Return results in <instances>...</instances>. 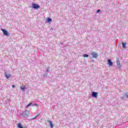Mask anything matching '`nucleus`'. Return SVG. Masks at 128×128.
Segmentation results:
<instances>
[{
	"label": "nucleus",
	"mask_w": 128,
	"mask_h": 128,
	"mask_svg": "<svg viewBox=\"0 0 128 128\" xmlns=\"http://www.w3.org/2000/svg\"><path fill=\"white\" fill-rule=\"evenodd\" d=\"M20 116L24 118H29L30 116V112L28 110H26L20 114Z\"/></svg>",
	"instance_id": "f257e3e1"
},
{
	"label": "nucleus",
	"mask_w": 128,
	"mask_h": 128,
	"mask_svg": "<svg viewBox=\"0 0 128 128\" xmlns=\"http://www.w3.org/2000/svg\"><path fill=\"white\" fill-rule=\"evenodd\" d=\"M1 30L2 31L3 34L6 36H10V33L8 32V30L4 29H1Z\"/></svg>",
	"instance_id": "f03ea898"
},
{
	"label": "nucleus",
	"mask_w": 128,
	"mask_h": 128,
	"mask_svg": "<svg viewBox=\"0 0 128 128\" xmlns=\"http://www.w3.org/2000/svg\"><path fill=\"white\" fill-rule=\"evenodd\" d=\"M32 8H34V10H38L40 8V5L36 4L33 3L32 4Z\"/></svg>",
	"instance_id": "7ed1b4c3"
},
{
	"label": "nucleus",
	"mask_w": 128,
	"mask_h": 128,
	"mask_svg": "<svg viewBox=\"0 0 128 128\" xmlns=\"http://www.w3.org/2000/svg\"><path fill=\"white\" fill-rule=\"evenodd\" d=\"M90 54L92 56L93 58H98V53L96 52H91Z\"/></svg>",
	"instance_id": "20e7f679"
},
{
	"label": "nucleus",
	"mask_w": 128,
	"mask_h": 128,
	"mask_svg": "<svg viewBox=\"0 0 128 128\" xmlns=\"http://www.w3.org/2000/svg\"><path fill=\"white\" fill-rule=\"evenodd\" d=\"M124 100H126L128 98V92H126L123 96L121 98Z\"/></svg>",
	"instance_id": "39448f33"
},
{
	"label": "nucleus",
	"mask_w": 128,
	"mask_h": 128,
	"mask_svg": "<svg viewBox=\"0 0 128 128\" xmlns=\"http://www.w3.org/2000/svg\"><path fill=\"white\" fill-rule=\"evenodd\" d=\"M116 64H117V66L118 68H120L121 66H120V58H117L116 59Z\"/></svg>",
	"instance_id": "423d86ee"
},
{
	"label": "nucleus",
	"mask_w": 128,
	"mask_h": 128,
	"mask_svg": "<svg viewBox=\"0 0 128 128\" xmlns=\"http://www.w3.org/2000/svg\"><path fill=\"white\" fill-rule=\"evenodd\" d=\"M108 66H112V64H114V63L112 62V60L108 59Z\"/></svg>",
	"instance_id": "0eeeda50"
},
{
	"label": "nucleus",
	"mask_w": 128,
	"mask_h": 128,
	"mask_svg": "<svg viewBox=\"0 0 128 128\" xmlns=\"http://www.w3.org/2000/svg\"><path fill=\"white\" fill-rule=\"evenodd\" d=\"M92 98H98V92H92Z\"/></svg>",
	"instance_id": "6e6552de"
},
{
	"label": "nucleus",
	"mask_w": 128,
	"mask_h": 128,
	"mask_svg": "<svg viewBox=\"0 0 128 128\" xmlns=\"http://www.w3.org/2000/svg\"><path fill=\"white\" fill-rule=\"evenodd\" d=\"M49 124L50 126V128H54V124H52V122L51 120H49Z\"/></svg>",
	"instance_id": "1a4fd4ad"
},
{
	"label": "nucleus",
	"mask_w": 128,
	"mask_h": 128,
	"mask_svg": "<svg viewBox=\"0 0 128 128\" xmlns=\"http://www.w3.org/2000/svg\"><path fill=\"white\" fill-rule=\"evenodd\" d=\"M5 76H6V78H10L12 76L10 74H6Z\"/></svg>",
	"instance_id": "9d476101"
},
{
	"label": "nucleus",
	"mask_w": 128,
	"mask_h": 128,
	"mask_svg": "<svg viewBox=\"0 0 128 128\" xmlns=\"http://www.w3.org/2000/svg\"><path fill=\"white\" fill-rule=\"evenodd\" d=\"M122 46L124 48H126V43H124V42H122Z\"/></svg>",
	"instance_id": "9b49d317"
},
{
	"label": "nucleus",
	"mask_w": 128,
	"mask_h": 128,
	"mask_svg": "<svg viewBox=\"0 0 128 128\" xmlns=\"http://www.w3.org/2000/svg\"><path fill=\"white\" fill-rule=\"evenodd\" d=\"M52 18H48V19H47L48 22H52Z\"/></svg>",
	"instance_id": "f8f14e48"
},
{
	"label": "nucleus",
	"mask_w": 128,
	"mask_h": 128,
	"mask_svg": "<svg viewBox=\"0 0 128 128\" xmlns=\"http://www.w3.org/2000/svg\"><path fill=\"white\" fill-rule=\"evenodd\" d=\"M84 58H88V54H84L83 55Z\"/></svg>",
	"instance_id": "ddd939ff"
},
{
	"label": "nucleus",
	"mask_w": 128,
	"mask_h": 128,
	"mask_svg": "<svg viewBox=\"0 0 128 128\" xmlns=\"http://www.w3.org/2000/svg\"><path fill=\"white\" fill-rule=\"evenodd\" d=\"M20 88L24 92V90H26V87H20Z\"/></svg>",
	"instance_id": "4468645a"
},
{
	"label": "nucleus",
	"mask_w": 128,
	"mask_h": 128,
	"mask_svg": "<svg viewBox=\"0 0 128 128\" xmlns=\"http://www.w3.org/2000/svg\"><path fill=\"white\" fill-rule=\"evenodd\" d=\"M32 106V103H30L29 104H28L26 106V108H28L29 106Z\"/></svg>",
	"instance_id": "2eb2a0df"
},
{
	"label": "nucleus",
	"mask_w": 128,
	"mask_h": 128,
	"mask_svg": "<svg viewBox=\"0 0 128 128\" xmlns=\"http://www.w3.org/2000/svg\"><path fill=\"white\" fill-rule=\"evenodd\" d=\"M40 115H37L35 118H31V120H36L38 116H39Z\"/></svg>",
	"instance_id": "dca6fc26"
},
{
	"label": "nucleus",
	"mask_w": 128,
	"mask_h": 128,
	"mask_svg": "<svg viewBox=\"0 0 128 128\" xmlns=\"http://www.w3.org/2000/svg\"><path fill=\"white\" fill-rule=\"evenodd\" d=\"M50 72V68H48L46 70V72Z\"/></svg>",
	"instance_id": "f3484780"
},
{
	"label": "nucleus",
	"mask_w": 128,
	"mask_h": 128,
	"mask_svg": "<svg viewBox=\"0 0 128 128\" xmlns=\"http://www.w3.org/2000/svg\"><path fill=\"white\" fill-rule=\"evenodd\" d=\"M100 12V10H96L97 14H98Z\"/></svg>",
	"instance_id": "a211bd4d"
},
{
	"label": "nucleus",
	"mask_w": 128,
	"mask_h": 128,
	"mask_svg": "<svg viewBox=\"0 0 128 128\" xmlns=\"http://www.w3.org/2000/svg\"><path fill=\"white\" fill-rule=\"evenodd\" d=\"M48 76V73H46V74H44V76L45 77V76Z\"/></svg>",
	"instance_id": "6ab92c4d"
},
{
	"label": "nucleus",
	"mask_w": 128,
	"mask_h": 128,
	"mask_svg": "<svg viewBox=\"0 0 128 128\" xmlns=\"http://www.w3.org/2000/svg\"><path fill=\"white\" fill-rule=\"evenodd\" d=\"M34 106H38V104H34Z\"/></svg>",
	"instance_id": "aec40b11"
},
{
	"label": "nucleus",
	"mask_w": 128,
	"mask_h": 128,
	"mask_svg": "<svg viewBox=\"0 0 128 128\" xmlns=\"http://www.w3.org/2000/svg\"><path fill=\"white\" fill-rule=\"evenodd\" d=\"M12 88H16V86H14V85H12Z\"/></svg>",
	"instance_id": "412c9836"
},
{
	"label": "nucleus",
	"mask_w": 128,
	"mask_h": 128,
	"mask_svg": "<svg viewBox=\"0 0 128 128\" xmlns=\"http://www.w3.org/2000/svg\"><path fill=\"white\" fill-rule=\"evenodd\" d=\"M60 44H64V43H62V42H60Z\"/></svg>",
	"instance_id": "4be33fe9"
},
{
	"label": "nucleus",
	"mask_w": 128,
	"mask_h": 128,
	"mask_svg": "<svg viewBox=\"0 0 128 128\" xmlns=\"http://www.w3.org/2000/svg\"><path fill=\"white\" fill-rule=\"evenodd\" d=\"M92 62H94V60H92Z\"/></svg>",
	"instance_id": "5701e85b"
}]
</instances>
